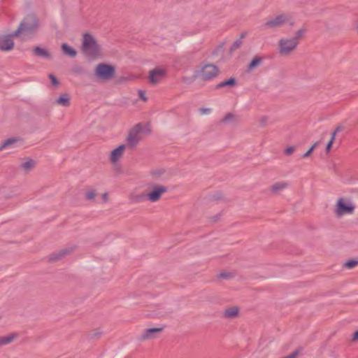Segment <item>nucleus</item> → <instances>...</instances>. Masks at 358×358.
<instances>
[{"instance_id": "nucleus-1", "label": "nucleus", "mask_w": 358, "mask_h": 358, "mask_svg": "<svg viewBox=\"0 0 358 358\" xmlns=\"http://www.w3.org/2000/svg\"><path fill=\"white\" fill-rule=\"evenodd\" d=\"M82 52L90 61H94L103 57L104 49L97 38L92 34L85 33L83 36Z\"/></svg>"}, {"instance_id": "nucleus-2", "label": "nucleus", "mask_w": 358, "mask_h": 358, "mask_svg": "<svg viewBox=\"0 0 358 358\" xmlns=\"http://www.w3.org/2000/svg\"><path fill=\"white\" fill-rule=\"evenodd\" d=\"M306 29L301 27L297 29L292 36L281 37L278 41V51L281 56H289L297 48L300 41L305 37Z\"/></svg>"}, {"instance_id": "nucleus-3", "label": "nucleus", "mask_w": 358, "mask_h": 358, "mask_svg": "<svg viewBox=\"0 0 358 358\" xmlns=\"http://www.w3.org/2000/svg\"><path fill=\"white\" fill-rule=\"evenodd\" d=\"M150 129L148 124L138 123L131 127L127 134L125 142L129 148L136 147L143 138L150 134Z\"/></svg>"}, {"instance_id": "nucleus-4", "label": "nucleus", "mask_w": 358, "mask_h": 358, "mask_svg": "<svg viewBox=\"0 0 358 358\" xmlns=\"http://www.w3.org/2000/svg\"><path fill=\"white\" fill-rule=\"evenodd\" d=\"M356 206L352 199L349 197L339 198L334 207V213L336 217L341 218L344 216L352 215Z\"/></svg>"}, {"instance_id": "nucleus-5", "label": "nucleus", "mask_w": 358, "mask_h": 358, "mask_svg": "<svg viewBox=\"0 0 358 358\" xmlns=\"http://www.w3.org/2000/svg\"><path fill=\"white\" fill-rule=\"evenodd\" d=\"M220 73L218 67L213 64L202 63L194 71V76L196 78L203 81H210Z\"/></svg>"}, {"instance_id": "nucleus-6", "label": "nucleus", "mask_w": 358, "mask_h": 358, "mask_svg": "<svg viewBox=\"0 0 358 358\" xmlns=\"http://www.w3.org/2000/svg\"><path fill=\"white\" fill-rule=\"evenodd\" d=\"M38 20L34 16L27 17L20 24L18 29L15 31V35H29L34 33L38 28Z\"/></svg>"}, {"instance_id": "nucleus-7", "label": "nucleus", "mask_w": 358, "mask_h": 358, "mask_svg": "<svg viewBox=\"0 0 358 358\" xmlns=\"http://www.w3.org/2000/svg\"><path fill=\"white\" fill-rule=\"evenodd\" d=\"M115 74V67L112 65L100 64L95 69L96 76L102 80L111 79Z\"/></svg>"}, {"instance_id": "nucleus-8", "label": "nucleus", "mask_w": 358, "mask_h": 358, "mask_svg": "<svg viewBox=\"0 0 358 358\" xmlns=\"http://www.w3.org/2000/svg\"><path fill=\"white\" fill-rule=\"evenodd\" d=\"M167 192V187L162 185H152L146 194V199L150 202L159 201L162 196Z\"/></svg>"}, {"instance_id": "nucleus-9", "label": "nucleus", "mask_w": 358, "mask_h": 358, "mask_svg": "<svg viewBox=\"0 0 358 358\" xmlns=\"http://www.w3.org/2000/svg\"><path fill=\"white\" fill-rule=\"evenodd\" d=\"M290 17L286 14H280L268 20L265 23L267 28L280 27L286 24H292Z\"/></svg>"}, {"instance_id": "nucleus-10", "label": "nucleus", "mask_w": 358, "mask_h": 358, "mask_svg": "<svg viewBox=\"0 0 358 358\" xmlns=\"http://www.w3.org/2000/svg\"><path fill=\"white\" fill-rule=\"evenodd\" d=\"M166 71L162 67H156L149 72L148 80L152 85H156L161 83L165 78Z\"/></svg>"}, {"instance_id": "nucleus-11", "label": "nucleus", "mask_w": 358, "mask_h": 358, "mask_svg": "<svg viewBox=\"0 0 358 358\" xmlns=\"http://www.w3.org/2000/svg\"><path fill=\"white\" fill-rule=\"evenodd\" d=\"M164 330L163 327H152L145 329L141 334V341H150L157 338Z\"/></svg>"}, {"instance_id": "nucleus-12", "label": "nucleus", "mask_w": 358, "mask_h": 358, "mask_svg": "<svg viewBox=\"0 0 358 358\" xmlns=\"http://www.w3.org/2000/svg\"><path fill=\"white\" fill-rule=\"evenodd\" d=\"M127 146V145L121 144L110 151L109 160L113 164H117L122 159L125 152Z\"/></svg>"}, {"instance_id": "nucleus-13", "label": "nucleus", "mask_w": 358, "mask_h": 358, "mask_svg": "<svg viewBox=\"0 0 358 358\" xmlns=\"http://www.w3.org/2000/svg\"><path fill=\"white\" fill-rule=\"evenodd\" d=\"M15 32L10 35H3L0 36V50L2 51L11 50L14 47L13 36Z\"/></svg>"}, {"instance_id": "nucleus-14", "label": "nucleus", "mask_w": 358, "mask_h": 358, "mask_svg": "<svg viewBox=\"0 0 358 358\" xmlns=\"http://www.w3.org/2000/svg\"><path fill=\"white\" fill-rule=\"evenodd\" d=\"M54 103L62 107H69L71 105V96L69 94H61L55 101Z\"/></svg>"}, {"instance_id": "nucleus-15", "label": "nucleus", "mask_w": 358, "mask_h": 358, "mask_svg": "<svg viewBox=\"0 0 358 358\" xmlns=\"http://www.w3.org/2000/svg\"><path fill=\"white\" fill-rule=\"evenodd\" d=\"M72 251H73L72 248H63V249L59 250L58 252L52 254L51 256V259L52 260L60 259L64 257L65 256L69 255L70 253H71Z\"/></svg>"}, {"instance_id": "nucleus-16", "label": "nucleus", "mask_w": 358, "mask_h": 358, "mask_svg": "<svg viewBox=\"0 0 358 358\" xmlns=\"http://www.w3.org/2000/svg\"><path fill=\"white\" fill-rule=\"evenodd\" d=\"M239 308L237 306H231L226 308L224 312V316L226 318H235L238 315Z\"/></svg>"}, {"instance_id": "nucleus-17", "label": "nucleus", "mask_w": 358, "mask_h": 358, "mask_svg": "<svg viewBox=\"0 0 358 358\" xmlns=\"http://www.w3.org/2000/svg\"><path fill=\"white\" fill-rule=\"evenodd\" d=\"M36 166V162L32 159H26L20 165L21 169L25 171L29 172L34 169Z\"/></svg>"}, {"instance_id": "nucleus-18", "label": "nucleus", "mask_w": 358, "mask_h": 358, "mask_svg": "<svg viewBox=\"0 0 358 358\" xmlns=\"http://www.w3.org/2000/svg\"><path fill=\"white\" fill-rule=\"evenodd\" d=\"M288 187V183L286 182H278L271 187V191L273 193L278 194Z\"/></svg>"}, {"instance_id": "nucleus-19", "label": "nucleus", "mask_w": 358, "mask_h": 358, "mask_svg": "<svg viewBox=\"0 0 358 358\" xmlns=\"http://www.w3.org/2000/svg\"><path fill=\"white\" fill-rule=\"evenodd\" d=\"M84 198L87 201H94L97 195V191L93 187H88L84 191Z\"/></svg>"}, {"instance_id": "nucleus-20", "label": "nucleus", "mask_w": 358, "mask_h": 358, "mask_svg": "<svg viewBox=\"0 0 358 358\" xmlns=\"http://www.w3.org/2000/svg\"><path fill=\"white\" fill-rule=\"evenodd\" d=\"M17 338V334H10L6 336L0 337V344L1 346L6 345L12 343Z\"/></svg>"}, {"instance_id": "nucleus-21", "label": "nucleus", "mask_w": 358, "mask_h": 358, "mask_svg": "<svg viewBox=\"0 0 358 358\" xmlns=\"http://www.w3.org/2000/svg\"><path fill=\"white\" fill-rule=\"evenodd\" d=\"M62 50L66 55L71 57H75L77 55L76 50L66 43H63L62 45Z\"/></svg>"}, {"instance_id": "nucleus-22", "label": "nucleus", "mask_w": 358, "mask_h": 358, "mask_svg": "<svg viewBox=\"0 0 358 358\" xmlns=\"http://www.w3.org/2000/svg\"><path fill=\"white\" fill-rule=\"evenodd\" d=\"M18 141V139L16 138H11L6 140L2 145L0 146V151L4 149L12 148L14 147L15 144Z\"/></svg>"}, {"instance_id": "nucleus-23", "label": "nucleus", "mask_w": 358, "mask_h": 358, "mask_svg": "<svg viewBox=\"0 0 358 358\" xmlns=\"http://www.w3.org/2000/svg\"><path fill=\"white\" fill-rule=\"evenodd\" d=\"M34 52H35L36 55L43 57V58H46V59H49L51 57L50 52L45 48L36 47L34 49Z\"/></svg>"}, {"instance_id": "nucleus-24", "label": "nucleus", "mask_w": 358, "mask_h": 358, "mask_svg": "<svg viewBox=\"0 0 358 358\" xmlns=\"http://www.w3.org/2000/svg\"><path fill=\"white\" fill-rule=\"evenodd\" d=\"M341 128L340 127H336V129L331 134V138L329 141L328 142L327 146H326V151L327 152H329L332 147V145L334 142L335 138L336 136V134L341 131Z\"/></svg>"}, {"instance_id": "nucleus-25", "label": "nucleus", "mask_w": 358, "mask_h": 358, "mask_svg": "<svg viewBox=\"0 0 358 358\" xmlns=\"http://www.w3.org/2000/svg\"><path fill=\"white\" fill-rule=\"evenodd\" d=\"M236 119H237V117L234 113H227V115H225V116L222 119V122L224 123L227 124V123L235 122L236 120Z\"/></svg>"}, {"instance_id": "nucleus-26", "label": "nucleus", "mask_w": 358, "mask_h": 358, "mask_svg": "<svg viewBox=\"0 0 358 358\" xmlns=\"http://www.w3.org/2000/svg\"><path fill=\"white\" fill-rule=\"evenodd\" d=\"M146 199V194H141L137 195H132L131 196V200L133 202H141Z\"/></svg>"}, {"instance_id": "nucleus-27", "label": "nucleus", "mask_w": 358, "mask_h": 358, "mask_svg": "<svg viewBox=\"0 0 358 358\" xmlns=\"http://www.w3.org/2000/svg\"><path fill=\"white\" fill-rule=\"evenodd\" d=\"M138 95L139 96V99L144 103H146L148 101V97L145 90H139L138 91Z\"/></svg>"}, {"instance_id": "nucleus-28", "label": "nucleus", "mask_w": 358, "mask_h": 358, "mask_svg": "<svg viewBox=\"0 0 358 358\" xmlns=\"http://www.w3.org/2000/svg\"><path fill=\"white\" fill-rule=\"evenodd\" d=\"M164 171L163 169H157V170H154L152 172V176L155 178V179H158L160 178V176L164 174Z\"/></svg>"}, {"instance_id": "nucleus-29", "label": "nucleus", "mask_w": 358, "mask_h": 358, "mask_svg": "<svg viewBox=\"0 0 358 358\" xmlns=\"http://www.w3.org/2000/svg\"><path fill=\"white\" fill-rule=\"evenodd\" d=\"M357 265H358L357 261L350 260V261H348L345 263V267L349 269L353 268L354 267H355Z\"/></svg>"}, {"instance_id": "nucleus-30", "label": "nucleus", "mask_w": 358, "mask_h": 358, "mask_svg": "<svg viewBox=\"0 0 358 358\" xmlns=\"http://www.w3.org/2000/svg\"><path fill=\"white\" fill-rule=\"evenodd\" d=\"M268 121V117L267 116H262L259 118V123L262 127L266 126Z\"/></svg>"}, {"instance_id": "nucleus-31", "label": "nucleus", "mask_w": 358, "mask_h": 358, "mask_svg": "<svg viewBox=\"0 0 358 358\" xmlns=\"http://www.w3.org/2000/svg\"><path fill=\"white\" fill-rule=\"evenodd\" d=\"M260 63V59H258V58H255L252 60V62H250V65H249V68L250 69H254L255 67H256L257 66H258Z\"/></svg>"}, {"instance_id": "nucleus-32", "label": "nucleus", "mask_w": 358, "mask_h": 358, "mask_svg": "<svg viewBox=\"0 0 358 358\" xmlns=\"http://www.w3.org/2000/svg\"><path fill=\"white\" fill-rule=\"evenodd\" d=\"M235 84V80L234 78H231L227 81L222 82L220 84L221 87L227 86V85H234Z\"/></svg>"}, {"instance_id": "nucleus-33", "label": "nucleus", "mask_w": 358, "mask_h": 358, "mask_svg": "<svg viewBox=\"0 0 358 358\" xmlns=\"http://www.w3.org/2000/svg\"><path fill=\"white\" fill-rule=\"evenodd\" d=\"M101 201L103 203H106L109 201V195L107 192H104L101 195Z\"/></svg>"}, {"instance_id": "nucleus-34", "label": "nucleus", "mask_w": 358, "mask_h": 358, "mask_svg": "<svg viewBox=\"0 0 358 358\" xmlns=\"http://www.w3.org/2000/svg\"><path fill=\"white\" fill-rule=\"evenodd\" d=\"M316 146V143H314L311 148L303 155V157H308L313 151Z\"/></svg>"}, {"instance_id": "nucleus-35", "label": "nucleus", "mask_w": 358, "mask_h": 358, "mask_svg": "<svg viewBox=\"0 0 358 358\" xmlns=\"http://www.w3.org/2000/svg\"><path fill=\"white\" fill-rule=\"evenodd\" d=\"M294 148L293 147H288L285 150V153L287 155H290L293 153Z\"/></svg>"}, {"instance_id": "nucleus-36", "label": "nucleus", "mask_w": 358, "mask_h": 358, "mask_svg": "<svg viewBox=\"0 0 358 358\" xmlns=\"http://www.w3.org/2000/svg\"><path fill=\"white\" fill-rule=\"evenodd\" d=\"M49 77H50V80L52 81V85H58L59 83H58L57 78H55V76H54L53 75L50 74L49 76Z\"/></svg>"}, {"instance_id": "nucleus-37", "label": "nucleus", "mask_w": 358, "mask_h": 358, "mask_svg": "<svg viewBox=\"0 0 358 358\" xmlns=\"http://www.w3.org/2000/svg\"><path fill=\"white\" fill-rule=\"evenodd\" d=\"M358 340V331H355L353 335H352V342H355Z\"/></svg>"}, {"instance_id": "nucleus-38", "label": "nucleus", "mask_w": 358, "mask_h": 358, "mask_svg": "<svg viewBox=\"0 0 358 358\" xmlns=\"http://www.w3.org/2000/svg\"><path fill=\"white\" fill-rule=\"evenodd\" d=\"M202 114H209L211 112V109L210 108H206V109H201V110Z\"/></svg>"}, {"instance_id": "nucleus-39", "label": "nucleus", "mask_w": 358, "mask_h": 358, "mask_svg": "<svg viewBox=\"0 0 358 358\" xmlns=\"http://www.w3.org/2000/svg\"><path fill=\"white\" fill-rule=\"evenodd\" d=\"M1 320V315H0V320Z\"/></svg>"}]
</instances>
